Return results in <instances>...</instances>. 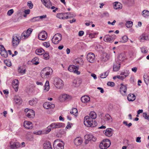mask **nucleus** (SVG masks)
I'll return each instance as SVG.
<instances>
[{
	"mask_svg": "<svg viewBox=\"0 0 149 149\" xmlns=\"http://www.w3.org/2000/svg\"><path fill=\"white\" fill-rule=\"evenodd\" d=\"M64 127V124L63 123H53L47 127V129L44 132L45 133L47 134L51 131V128L52 129H56Z\"/></svg>",
	"mask_w": 149,
	"mask_h": 149,
	"instance_id": "nucleus-1",
	"label": "nucleus"
},
{
	"mask_svg": "<svg viewBox=\"0 0 149 149\" xmlns=\"http://www.w3.org/2000/svg\"><path fill=\"white\" fill-rule=\"evenodd\" d=\"M84 124L85 125L88 127H94L96 126L97 123L94 121H93L92 118H90L88 116H86L84 117Z\"/></svg>",
	"mask_w": 149,
	"mask_h": 149,
	"instance_id": "nucleus-2",
	"label": "nucleus"
},
{
	"mask_svg": "<svg viewBox=\"0 0 149 149\" xmlns=\"http://www.w3.org/2000/svg\"><path fill=\"white\" fill-rule=\"evenodd\" d=\"M53 72L52 69L50 67H46L44 68L41 71L40 75L42 78L47 77L50 74Z\"/></svg>",
	"mask_w": 149,
	"mask_h": 149,
	"instance_id": "nucleus-3",
	"label": "nucleus"
},
{
	"mask_svg": "<svg viewBox=\"0 0 149 149\" xmlns=\"http://www.w3.org/2000/svg\"><path fill=\"white\" fill-rule=\"evenodd\" d=\"M64 143L62 141L57 139L54 141L53 144L54 149H64Z\"/></svg>",
	"mask_w": 149,
	"mask_h": 149,
	"instance_id": "nucleus-4",
	"label": "nucleus"
},
{
	"mask_svg": "<svg viewBox=\"0 0 149 149\" xmlns=\"http://www.w3.org/2000/svg\"><path fill=\"white\" fill-rule=\"evenodd\" d=\"M54 84L55 86L58 89H61L64 85L63 81L58 78H56L54 79Z\"/></svg>",
	"mask_w": 149,
	"mask_h": 149,
	"instance_id": "nucleus-5",
	"label": "nucleus"
},
{
	"mask_svg": "<svg viewBox=\"0 0 149 149\" xmlns=\"http://www.w3.org/2000/svg\"><path fill=\"white\" fill-rule=\"evenodd\" d=\"M62 39V36L60 33L55 34L52 39V41L55 44H58Z\"/></svg>",
	"mask_w": 149,
	"mask_h": 149,
	"instance_id": "nucleus-6",
	"label": "nucleus"
},
{
	"mask_svg": "<svg viewBox=\"0 0 149 149\" xmlns=\"http://www.w3.org/2000/svg\"><path fill=\"white\" fill-rule=\"evenodd\" d=\"M32 31V29L29 28L26 31H24L21 35L22 39L24 40L28 37L30 35Z\"/></svg>",
	"mask_w": 149,
	"mask_h": 149,
	"instance_id": "nucleus-7",
	"label": "nucleus"
},
{
	"mask_svg": "<svg viewBox=\"0 0 149 149\" xmlns=\"http://www.w3.org/2000/svg\"><path fill=\"white\" fill-rule=\"evenodd\" d=\"M21 39V36H19V35L17 34L16 36H13L12 41L13 46H16L18 45Z\"/></svg>",
	"mask_w": 149,
	"mask_h": 149,
	"instance_id": "nucleus-8",
	"label": "nucleus"
},
{
	"mask_svg": "<svg viewBox=\"0 0 149 149\" xmlns=\"http://www.w3.org/2000/svg\"><path fill=\"white\" fill-rule=\"evenodd\" d=\"M116 38V35L113 34L111 36L107 35L104 36V41L106 42H113Z\"/></svg>",
	"mask_w": 149,
	"mask_h": 149,
	"instance_id": "nucleus-9",
	"label": "nucleus"
},
{
	"mask_svg": "<svg viewBox=\"0 0 149 149\" xmlns=\"http://www.w3.org/2000/svg\"><path fill=\"white\" fill-rule=\"evenodd\" d=\"M71 99V97L70 96L66 94L61 95L59 97V99L61 102H63L65 100L68 101Z\"/></svg>",
	"mask_w": 149,
	"mask_h": 149,
	"instance_id": "nucleus-10",
	"label": "nucleus"
},
{
	"mask_svg": "<svg viewBox=\"0 0 149 149\" xmlns=\"http://www.w3.org/2000/svg\"><path fill=\"white\" fill-rule=\"evenodd\" d=\"M0 54L3 57L6 58L8 56V54L6 50L2 45H0Z\"/></svg>",
	"mask_w": 149,
	"mask_h": 149,
	"instance_id": "nucleus-11",
	"label": "nucleus"
},
{
	"mask_svg": "<svg viewBox=\"0 0 149 149\" xmlns=\"http://www.w3.org/2000/svg\"><path fill=\"white\" fill-rule=\"evenodd\" d=\"M47 36V32L45 31H43L38 34V37L39 40H44L46 39Z\"/></svg>",
	"mask_w": 149,
	"mask_h": 149,
	"instance_id": "nucleus-12",
	"label": "nucleus"
},
{
	"mask_svg": "<svg viewBox=\"0 0 149 149\" xmlns=\"http://www.w3.org/2000/svg\"><path fill=\"white\" fill-rule=\"evenodd\" d=\"M87 58L88 61L90 63H93L95 60V55L93 53H89L87 56Z\"/></svg>",
	"mask_w": 149,
	"mask_h": 149,
	"instance_id": "nucleus-13",
	"label": "nucleus"
},
{
	"mask_svg": "<svg viewBox=\"0 0 149 149\" xmlns=\"http://www.w3.org/2000/svg\"><path fill=\"white\" fill-rule=\"evenodd\" d=\"M113 131V130L112 129L108 128L106 129V130L103 131V133L106 136L110 137L112 136Z\"/></svg>",
	"mask_w": 149,
	"mask_h": 149,
	"instance_id": "nucleus-14",
	"label": "nucleus"
},
{
	"mask_svg": "<svg viewBox=\"0 0 149 149\" xmlns=\"http://www.w3.org/2000/svg\"><path fill=\"white\" fill-rule=\"evenodd\" d=\"M43 107L47 109L53 108L55 107V105L49 102H45L43 104Z\"/></svg>",
	"mask_w": 149,
	"mask_h": 149,
	"instance_id": "nucleus-15",
	"label": "nucleus"
},
{
	"mask_svg": "<svg viewBox=\"0 0 149 149\" xmlns=\"http://www.w3.org/2000/svg\"><path fill=\"white\" fill-rule=\"evenodd\" d=\"M82 142V139L79 137H77L74 140V143L77 146L80 145Z\"/></svg>",
	"mask_w": 149,
	"mask_h": 149,
	"instance_id": "nucleus-16",
	"label": "nucleus"
},
{
	"mask_svg": "<svg viewBox=\"0 0 149 149\" xmlns=\"http://www.w3.org/2000/svg\"><path fill=\"white\" fill-rule=\"evenodd\" d=\"M43 4L47 8H50L52 6V4L50 0H41Z\"/></svg>",
	"mask_w": 149,
	"mask_h": 149,
	"instance_id": "nucleus-17",
	"label": "nucleus"
},
{
	"mask_svg": "<svg viewBox=\"0 0 149 149\" xmlns=\"http://www.w3.org/2000/svg\"><path fill=\"white\" fill-rule=\"evenodd\" d=\"M26 115L27 117L29 118H33L35 115V112L32 110H30V111L26 113Z\"/></svg>",
	"mask_w": 149,
	"mask_h": 149,
	"instance_id": "nucleus-18",
	"label": "nucleus"
},
{
	"mask_svg": "<svg viewBox=\"0 0 149 149\" xmlns=\"http://www.w3.org/2000/svg\"><path fill=\"white\" fill-rule=\"evenodd\" d=\"M32 126V124L30 122L25 121L24 122V126L26 129H31Z\"/></svg>",
	"mask_w": 149,
	"mask_h": 149,
	"instance_id": "nucleus-19",
	"label": "nucleus"
},
{
	"mask_svg": "<svg viewBox=\"0 0 149 149\" xmlns=\"http://www.w3.org/2000/svg\"><path fill=\"white\" fill-rule=\"evenodd\" d=\"M81 102L84 103H86L88 102L90 100V97L86 95L82 96L81 99Z\"/></svg>",
	"mask_w": 149,
	"mask_h": 149,
	"instance_id": "nucleus-20",
	"label": "nucleus"
},
{
	"mask_svg": "<svg viewBox=\"0 0 149 149\" xmlns=\"http://www.w3.org/2000/svg\"><path fill=\"white\" fill-rule=\"evenodd\" d=\"M18 81L17 79H15L13 82V86L16 92L18 90Z\"/></svg>",
	"mask_w": 149,
	"mask_h": 149,
	"instance_id": "nucleus-21",
	"label": "nucleus"
},
{
	"mask_svg": "<svg viewBox=\"0 0 149 149\" xmlns=\"http://www.w3.org/2000/svg\"><path fill=\"white\" fill-rule=\"evenodd\" d=\"M64 15H65V19H67L68 18H71L76 16V15L73 14L72 13L69 12L64 13Z\"/></svg>",
	"mask_w": 149,
	"mask_h": 149,
	"instance_id": "nucleus-22",
	"label": "nucleus"
},
{
	"mask_svg": "<svg viewBox=\"0 0 149 149\" xmlns=\"http://www.w3.org/2000/svg\"><path fill=\"white\" fill-rule=\"evenodd\" d=\"M109 56L107 53H104L101 57V60L104 62L106 61L109 59Z\"/></svg>",
	"mask_w": 149,
	"mask_h": 149,
	"instance_id": "nucleus-23",
	"label": "nucleus"
},
{
	"mask_svg": "<svg viewBox=\"0 0 149 149\" xmlns=\"http://www.w3.org/2000/svg\"><path fill=\"white\" fill-rule=\"evenodd\" d=\"M44 149H52L50 143L48 141L43 144Z\"/></svg>",
	"mask_w": 149,
	"mask_h": 149,
	"instance_id": "nucleus-24",
	"label": "nucleus"
},
{
	"mask_svg": "<svg viewBox=\"0 0 149 149\" xmlns=\"http://www.w3.org/2000/svg\"><path fill=\"white\" fill-rule=\"evenodd\" d=\"M75 63L77 65L79 64L80 66H82L83 65L84 62L81 58H79L76 59Z\"/></svg>",
	"mask_w": 149,
	"mask_h": 149,
	"instance_id": "nucleus-25",
	"label": "nucleus"
},
{
	"mask_svg": "<svg viewBox=\"0 0 149 149\" xmlns=\"http://www.w3.org/2000/svg\"><path fill=\"white\" fill-rule=\"evenodd\" d=\"M136 99V97L133 94H130L127 97L128 100L129 101H134Z\"/></svg>",
	"mask_w": 149,
	"mask_h": 149,
	"instance_id": "nucleus-26",
	"label": "nucleus"
},
{
	"mask_svg": "<svg viewBox=\"0 0 149 149\" xmlns=\"http://www.w3.org/2000/svg\"><path fill=\"white\" fill-rule=\"evenodd\" d=\"M104 144L105 145V147L106 149L109 147L111 145V141L110 140L108 139H104Z\"/></svg>",
	"mask_w": 149,
	"mask_h": 149,
	"instance_id": "nucleus-27",
	"label": "nucleus"
},
{
	"mask_svg": "<svg viewBox=\"0 0 149 149\" xmlns=\"http://www.w3.org/2000/svg\"><path fill=\"white\" fill-rule=\"evenodd\" d=\"M35 52L37 55H40L44 54L45 51L42 48L37 49L36 50Z\"/></svg>",
	"mask_w": 149,
	"mask_h": 149,
	"instance_id": "nucleus-28",
	"label": "nucleus"
},
{
	"mask_svg": "<svg viewBox=\"0 0 149 149\" xmlns=\"http://www.w3.org/2000/svg\"><path fill=\"white\" fill-rule=\"evenodd\" d=\"M79 69L78 66H76L73 65H71L68 68V70L70 72H73L75 69Z\"/></svg>",
	"mask_w": 149,
	"mask_h": 149,
	"instance_id": "nucleus-29",
	"label": "nucleus"
},
{
	"mask_svg": "<svg viewBox=\"0 0 149 149\" xmlns=\"http://www.w3.org/2000/svg\"><path fill=\"white\" fill-rule=\"evenodd\" d=\"M122 5L119 2H115L114 4V8L116 9H121L122 8Z\"/></svg>",
	"mask_w": 149,
	"mask_h": 149,
	"instance_id": "nucleus-30",
	"label": "nucleus"
},
{
	"mask_svg": "<svg viewBox=\"0 0 149 149\" xmlns=\"http://www.w3.org/2000/svg\"><path fill=\"white\" fill-rule=\"evenodd\" d=\"M127 90V87L125 86H121L120 89V91L122 94L124 95V94L126 93Z\"/></svg>",
	"mask_w": 149,
	"mask_h": 149,
	"instance_id": "nucleus-31",
	"label": "nucleus"
},
{
	"mask_svg": "<svg viewBox=\"0 0 149 149\" xmlns=\"http://www.w3.org/2000/svg\"><path fill=\"white\" fill-rule=\"evenodd\" d=\"M20 146V144L19 143L17 142H14L13 144L10 145L11 148L15 149L19 147Z\"/></svg>",
	"mask_w": 149,
	"mask_h": 149,
	"instance_id": "nucleus-32",
	"label": "nucleus"
},
{
	"mask_svg": "<svg viewBox=\"0 0 149 149\" xmlns=\"http://www.w3.org/2000/svg\"><path fill=\"white\" fill-rule=\"evenodd\" d=\"M104 119L109 122H111L112 121V119L111 116L108 113L106 114Z\"/></svg>",
	"mask_w": 149,
	"mask_h": 149,
	"instance_id": "nucleus-33",
	"label": "nucleus"
},
{
	"mask_svg": "<svg viewBox=\"0 0 149 149\" xmlns=\"http://www.w3.org/2000/svg\"><path fill=\"white\" fill-rule=\"evenodd\" d=\"M140 40H149V35L146 34H143L140 37Z\"/></svg>",
	"mask_w": 149,
	"mask_h": 149,
	"instance_id": "nucleus-34",
	"label": "nucleus"
},
{
	"mask_svg": "<svg viewBox=\"0 0 149 149\" xmlns=\"http://www.w3.org/2000/svg\"><path fill=\"white\" fill-rule=\"evenodd\" d=\"M37 102V100L36 98H33L29 101V104L31 106L36 104Z\"/></svg>",
	"mask_w": 149,
	"mask_h": 149,
	"instance_id": "nucleus-35",
	"label": "nucleus"
},
{
	"mask_svg": "<svg viewBox=\"0 0 149 149\" xmlns=\"http://www.w3.org/2000/svg\"><path fill=\"white\" fill-rule=\"evenodd\" d=\"M14 100L16 104H21L22 103V101L21 98L19 96H15L14 97Z\"/></svg>",
	"mask_w": 149,
	"mask_h": 149,
	"instance_id": "nucleus-36",
	"label": "nucleus"
},
{
	"mask_svg": "<svg viewBox=\"0 0 149 149\" xmlns=\"http://www.w3.org/2000/svg\"><path fill=\"white\" fill-rule=\"evenodd\" d=\"M90 118H91L92 119H95L96 118L97 115L96 113L94 111H91L90 113Z\"/></svg>",
	"mask_w": 149,
	"mask_h": 149,
	"instance_id": "nucleus-37",
	"label": "nucleus"
},
{
	"mask_svg": "<svg viewBox=\"0 0 149 149\" xmlns=\"http://www.w3.org/2000/svg\"><path fill=\"white\" fill-rule=\"evenodd\" d=\"M64 13H58L57 14V17L61 19H65V15L64 14Z\"/></svg>",
	"mask_w": 149,
	"mask_h": 149,
	"instance_id": "nucleus-38",
	"label": "nucleus"
},
{
	"mask_svg": "<svg viewBox=\"0 0 149 149\" xmlns=\"http://www.w3.org/2000/svg\"><path fill=\"white\" fill-rule=\"evenodd\" d=\"M143 15L145 17L147 18L149 16V11L147 10H144L142 12Z\"/></svg>",
	"mask_w": 149,
	"mask_h": 149,
	"instance_id": "nucleus-39",
	"label": "nucleus"
},
{
	"mask_svg": "<svg viewBox=\"0 0 149 149\" xmlns=\"http://www.w3.org/2000/svg\"><path fill=\"white\" fill-rule=\"evenodd\" d=\"M109 72V71L108 70L103 73H102L100 75V77L101 78H105L108 75Z\"/></svg>",
	"mask_w": 149,
	"mask_h": 149,
	"instance_id": "nucleus-40",
	"label": "nucleus"
},
{
	"mask_svg": "<svg viewBox=\"0 0 149 149\" xmlns=\"http://www.w3.org/2000/svg\"><path fill=\"white\" fill-rule=\"evenodd\" d=\"M120 64L119 63L117 65H114L113 67V70L115 71H117L119 70L120 67Z\"/></svg>",
	"mask_w": 149,
	"mask_h": 149,
	"instance_id": "nucleus-41",
	"label": "nucleus"
},
{
	"mask_svg": "<svg viewBox=\"0 0 149 149\" xmlns=\"http://www.w3.org/2000/svg\"><path fill=\"white\" fill-rule=\"evenodd\" d=\"M49 81H46L44 86L45 88L44 89V90H46L47 91H48L49 90Z\"/></svg>",
	"mask_w": 149,
	"mask_h": 149,
	"instance_id": "nucleus-42",
	"label": "nucleus"
},
{
	"mask_svg": "<svg viewBox=\"0 0 149 149\" xmlns=\"http://www.w3.org/2000/svg\"><path fill=\"white\" fill-rule=\"evenodd\" d=\"M38 59L37 57L34 58L32 60V62L33 64L37 65L39 64V62H38Z\"/></svg>",
	"mask_w": 149,
	"mask_h": 149,
	"instance_id": "nucleus-43",
	"label": "nucleus"
},
{
	"mask_svg": "<svg viewBox=\"0 0 149 149\" xmlns=\"http://www.w3.org/2000/svg\"><path fill=\"white\" fill-rule=\"evenodd\" d=\"M118 59L120 61H123L125 59V56L124 54H120L118 56Z\"/></svg>",
	"mask_w": 149,
	"mask_h": 149,
	"instance_id": "nucleus-44",
	"label": "nucleus"
},
{
	"mask_svg": "<svg viewBox=\"0 0 149 149\" xmlns=\"http://www.w3.org/2000/svg\"><path fill=\"white\" fill-rule=\"evenodd\" d=\"M133 25V22L131 21H128L126 22L125 25L127 28H130Z\"/></svg>",
	"mask_w": 149,
	"mask_h": 149,
	"instance_id": "nucleus-45",
	"label": "nucleus"
},
{
	"mask_svg": "<svg viewBox=\"0 0 149 149\" xmlns=\"http://www.w3.org/2000/svg\"><path fill=\"white\" fill-rule=\"evenodd\" d=\"M93 135H86L84 137L88 141H91L93 138Z\"/></svg>",
	"mask_w": 149,
	"mask_h": 149,
	"instance_id": "nucleus-46",
	"label": "nucleus"
},
{
	"mask_svg": "<svg viewBox=\"0 0 149 149\" xmlns=\"http://www.w3.org/2000/svg\"><path fill=\"white\" fill-rule=\"evenodd\" d=\"M43 56L45 60H48L49 58V53L48 52H46L44 53Z\"/></svg>",
	"mask_w": 149,
	"mask_h": 149,
	"instance_id": "nucleus-47",
	"label": "nucleus"
},
{
	"mask_svg": "<svg viewBox=\"0 0 149 149\" xmlns=\"http://www.w3.org/2000/svg\"><path fill=\"white\" fill-rule=\"evenodd\" d=\"M143 78L145 83L147 84V83L149 81V76L147 75H144L143 76Z\"/></svg>",
	"mask_w": 149,
	"mask_h": 149,
	"instance_id": "nucleus-48",
	"label": "nucleus"
},
{
	"mask_svg": "<svg viewBox=\"0 0 149 149\" xmlns=\"http://www.w3.org/2000/svg\"><path fill=\"white\" fill-rule=\"evenodd\" d=\"M70 113L71 114L75 115H76V114L77 113V109L76 108H73L72 110L70 111Z\"/></svg>",
	"mask_w": 149,
	"mask_h": 149,
	"instance_id": "nucleus-49",
	"label": "nucleus"
},
{
	"mask_svg": "<svg viewBox=\"0 0 149 149\" xmlns=\"http://www.w3.org/2000/svg\"><path fill=\"white\" fill-rule=\"evenodd\" d=\"M39 20V17H36L33 18L31 19V21L32 22H34L36 21H38Z\"/></svg>",
	"mask_w": 149,
	"mask_h": 149,
	"instance_id": "nucleus-50",
	"label": "nucleus"
},
{
	"mask_svg": "<svg viewBox=\"0 0 149 149\" xmlns=\"http://www.w3.org/2000/svg\"><path fill=\"white\" fill-rule=\"evenodd\" d=\"M4 63L7 66L10 67L11 66V64L10 61H9L7 60H5L4 61Z\"/></svg>",
	"mask_w": 149,
	"mask_h": 149,
	"instance_id": "nucleus-51",
	"label": "nucleus"
},
{
	"mask_svg": "<svg viewBox=\"0 0 149 149\" xmlns=\"http://www.w3.org/2000/svg\"><path fill=\"white\" fill-rule=\"evenodd\" d=\"M143 116L145 119L149 120V115H148L145 112L143 113Z\"/></svg>",
	"mask_w": 149,
	"mask_h": 149,
	"instance_id": "nucleus-52",
	"label": "nucleus"
},
{
	"mask_svg": "<svg viewBox=\"0 0 149 149\" xmlns=\"http://www.w3.org/2000/svg\"><path fill=\"white\" fill-rule=\"evenodd\" d=\"M45 130H44L43 131H39L37 132H36L34 133V134L38 135H40L43 134L45 133L44 132V131H45Z\"/></svg>",
	"mask_w": 149,
	"mask_h": 149,
	"instance_id": "nucleus-53",
	"label": "nucleus"
},
{
	"mask_svg": "<svg viewBox=\"0 0 149 149\" xmlns=\"http://www.w3.org/2000/svg\"><path fill=\"white\" fill-rule=\"evenodd\" d=\"M127 75H125V76H121V75H118L117 76V78L121 80H123L126 77H127Z\"/></svg>",
	"mask_w": 149,
	"mask_h": 149,
	"instance_id": "nucleus-54",
	"label": "nucleus"
},
{
	"mask_svg": "<svg viewBox=\"0 0 149 149\" xmlns=\"http://www.w3.org/2000/svg\"><path fill=\"white\" fill-rule=\"evenodd\" d=\"M27 6L30 9H32L33 6V5L31 1H29L27 3Z\"/></svg>",
	"mask_w": 149,
	"mask_h": 149,
	"instance_id": "nucleus-55",
	"label": "nucleus"
},
{
	"mask_svg": "<svg viewBox=\"0 0 149 149\" xmlns=\"http://www.w3.org/2000/svg\"><path fill=\"white\" fill-rule=\"evenodd\" d=\"M122 38L123 40V42H125L127 41L128 38L127 36H124L122 37Z\"/></svg>",
	"mask_w": 149,
	"mask_h": 149,
	"instance_id": "nucleus-56",
	"label": "nucleus"
},
{
	"mask_svg": "<svg viewBox=\"0 0 149 149\" xmlns=\"http://www.w3.org/2000/svg\"><path fill=\"white\" fill-rule=\"evenodd\" d=\"M13 9L10 10L7 12V15L9 16H10L13 13Z\"/></svg>",
	"mask_w": 149,
	"mask_h": 149,
	"instance_id": "nucleus-57",
	"label": "nucleus"
},
{
	"mask_svg": "<svg viewBox=\"0 0 149 149\" xmlns=\"http://www.w3.org/2000/svg\"><path fill=\"white\" fill-rule=\"evenodd\" d=\"M43 45L46 47H49L50 45V44L49 42H45L43 43Z\"/></svg>",
	"mask_w": 149,
	"mask_h": 149,
	"instance_id": "nucleus-58",
	"label": "nucleus"
},
{
	"mask_svg": "<svg viewBox=\"0 0 149 149\" xmlns=\"http://www.w3.org/2000/svg\"><path fill=\"white\" fill-rule=\"evenodd\" d=\"M107 85L111 86H114L115 84L113 82H108L107 83Z\"/></svg>",
	"mask_w": 149,
	"mask_h": 149,
	"instance_id": "nucleus-59",
	"label": "nucleus"
},
{
	"mask_svg": "<svg viewBox=\"0 0 149 149\" xmlns=\"http://www.w3.org/2000/svg\"><path fill=\"white\" fill-rule=\"evenodd\" d=\"M109 15V13L107 12H104L101 15L102 17H103L104 16H108Z\"/></svg>",
	"mask_w": 149,
	"mask_h": 149,
	"instance_id": "nucleus-60",
	"label": "nucleus"
},
{
	"mask_svg": "<svg viewBox=\"0 0 149 149\" xmlns=\"http://www.w3.org/2000/svg\"><path fill=\"white\" fill-rule=\"evenodd\" d=\"M141 52L142 53H146L147 52V51L145 48L143 47L141 48Z\"/></svg>",
	"mask_w": 149,
	"mask_h": 149,
	"instance_id": "nucleus-61",
	"label": "nucleus"
},
{
	"mask_svg": "<svg viewBox=\"0 0 149 149\" xmlns=\"http://www.w3.org/2000/svg\"><path fill=\"white\" fill-rule=\"evenodd\" d=\"M100 148L101 149H106L105 147L103 146V143H101L99 145Z\"/></svg>",
	"mask_w": 149,
	"mask_h": 149,
	"instance_id": "nucleus-62",
	"label": "nucleus"
},
{
	"mask_svg": "<svg viewBox=\"0 0 149 149\" xmlns=\"http://www.w3.org/2000/svg\"><path fill=\"white\" fill-rule=\"evenodd\" d=\"M79 69H75L73 71V72L77 74H80V72L78 71V70Z\"/></svg>",
	"mask_w": 149,
	"mask_h": 149,
	"instance_id": "nucleus-63",
	"label": "nucleus"
},
{
	"mask_svg": "<svg viewBox=\"0 0 149 149\" xmlns=\"http://www.w3.org/2000/svg\"><path fill=\"white\" fill-rule=\"evenodd\" d=\"M84 34V32L83 31H80L78 33V35L80 36H82Z\"/></svg>",
	"mask_w": 149,
	"mask_h": 149,
	"instance_id": "nucleus-64",
	"label": "nucleus"
}]
</instances>
